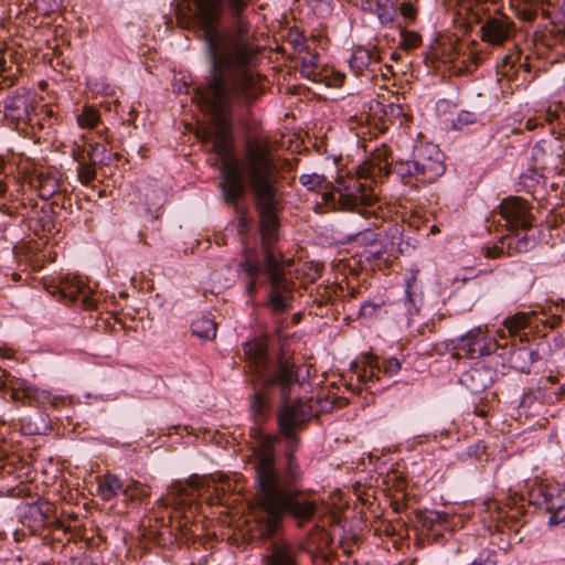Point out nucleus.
I'll use <instances>...</instances> for the list:
<instances>
[{"label":"nucleus","instance_id":"nucleus-19","mask_svg":"<svg viewBox=\"0 0 565 565\" xmlns=\"http://www.w3.org/2000/svg\"><path fill=\"white\" fill-rule=\"evenodd\" d=\"M356 7L363 11L375 13L382 23H387L393 20L391 9L388 8L390 0H353Z\"/></svg>","mask_w":565,"mask_h":565},{"label":"nucleus","instance_id":"nucleus-43","mask_svg":"<svg viewBox=\"0 0 565 565\" xmlns=\"http://www.w3.org/2000/svg\"><path fill=\"white\" fill-rule=\"evenodd\" d=\"M52 63L55 66L61 65L62 67H65L66 70L71 68V64H66L65 58L63 57V52L60 50H55L54 56L52 58Z\"/></svg>","mask_w":565,"mask_h":565},{"label":"nucleus","instance_id":"nucleus-41","mask_svg":"<svg viewBox=\"0 0 565 565\" xmlns=\"http://www.w3.org/2000/svg\"><path fill=\"white\" fill-rule=\"evenodd\" d=\"M521 61V53L518 51L516 53L508 54L502 58V67L510 66L511 68L515 65L516 62Z\"/></svg>","mask_w":565,"mask_h":565},{"label":"nucleus","instance_id":"nucleus-33","mask_svg":"<svg viewBox=\"0 0 565 565\" xmlns=\"http://www.w3.org/2000/svg\"><path fill=\"white\" fill-rule=\"evenodd\" d=\"M471 565H497V553L495 551L487 550L479 554L473 559Z\"/></svg>","mask_w":565,"mask_h":565},{"label":"nucleus","instance_id":"nucleus-56","mask_svg":"<svg viewBox=\"0 0 565 565\" xmlns=\"http://www.w3.org/2000/svg\"><path fill=\"white\" fill-rule=\"evenodd\" d=\"M430 232L431 233H437L438 232V228L436 225H433L431 228H430Z\"/></svg>","mask_w":565,"mask_h":565},{"label":"nucleus","instance_id":"nucleus-15","mask_svg":"<svg viewBox=\"0 0 565 565\" xmlns=\"http://www.w3.org/2000/svg\"><path fill=\"white\" fill-rule=\"evenodd\" d=\"M201 487L200 477L193 476L185 483L177 481L171 486V503L178 509L188 507L191 509V503L194 502L193 492L198 491Z\"/></svg>","mask_w":565,"mask_h":565},{"label":"nucleus","instance_id":"nucleus-59","mask_svg":"<svg viewBox=\"0 0 565 565\" xmlns=\"http://www.w3.org/2000/svg\"><path fill=\"white\" fill-rule=\"evenodd\" d=\"M547 381L551 382V383H554V377L553 376H548Z\"/></svg>","mask_w":565,"mask_h":565},{"label":"nucleus","instance_id":"nucleus-37","mask_svg":"<svg viewBox=\"0 0 565 565\" xmlns=\"http://www.w3.org/2000/svg\"><path fill=\"white\" fill-rule=\"evenodd\" d=\"M486 451V446L483 441H477L473 445H470L466 449V455L469 458H479Z\"/></svg>","mask_w":565,"mask_h":565},{"label":"nucleus","instance_id":"nucleus-48","mask_svg":"<svg viewBox=\"0 0 565 565\" xmlns=\"http://www.w3.org/2000/svg\"><path fill=\"white\" fill-rule=\"evenodd\" d=\"M333 75H334V82L331 83L330 85H334V86H340L342 85L344 78H345V75L340 73V72H333Z\"/></svg>","mask_w":565,"mask_h":565},{"label":"nucleus","instance_id":"nucleus-39","mask_svg":"<svg viewBox=\"0 0 565 565\" xmlns=\"http://www.w3.org/2000/svg\"><path fill=\"white\" fill-rule=\"evenodd\" d=\"M289 42L299 52H301L305 49V38L299 32H291V33H289Z\"/></svg>","mask_w":565,"mask_h":565},{"label":"nucleus","instance_id":"nucleus-50","mask_svg":"<svg viewBox=\"0 0 565 565\" xmlns=\"http://www.w3.org/2000/svg\"><path fill=\"white\" fill-rule=\"evenodd\" d=\"M57 531H62L64 535H67L68 525H65L62 521L57 522Z\"/></svg>","mask_w":565,"mask_h":565},{"label":"nucleus","instance_id":"nucleus-10","mask_svg":"<svg viewBox=\"0 0 565 565\" xmlns=\"http://www.w3.org/2000/svg\"><path fill=\"white\" fill-rule=\"evenodd\" d=\"M390 243H376L372 244L370 246V249L366 252L367 256L366 258L369 260L377 262L376 265H381L382 263L384 265H388L392 263L393 258L395 257V253L399 252L403 253L404 249L401 247V232L398 226H394L390 231Z\"/></svg>","mask_w":565,"mask_h":565},{"label":"nucleus","instance_id":"nucleus-24","mask_svg":"<svg viewBox=\"0 0 565 565\" xmlns=\"http://www.w3.org/2000/svg\"><path fill=\"white\" fill-rule=\"evenodd\" d=\"M191 331L193 335L200 339L213 340L216 337V322L206 316H202L192 322Z\"/></svg>","mask_w":565,"mask_h":565},{"label":"nucleus","instance_id":"nucleus-42","mask_svg":"<svg viewBox=\"0 0 565 565\" xmlns=\"http://www.w3.org/2000/svg\"><path fill=\"white\" fill-rule=\"evenodd\" d=\"M482 252L487 258H498L503 253L502 248L498 246H486L482 248Z\"/></svg>","mask_w":565,"mask_h":565},{"label":"nucleus","instance_id":"nucleus-21","mask_svg":"<svg viewBox=\"0 0 565 565\" xmlns=\"http://www.w3.org/2000/svg\"><path fill=\"white\" fill-rule=\"evenodd\" d=\"M30 184L39 191L40 196L43 199L52 196L58 188L56 178L44 172H39L32 177Z\"/></svg>","mask_w":565,"mask_h":565},{"label":"nucleus","instance_id":"nucleus-2","mask_svg":"<svg viewBox=\"0 0 565 565\" xmlns=\"http://www.w3.org/2000/svg\"><path fill=\"white\" fill-rule=\"evenodd\" d=\"M387 147L376 148L371 157L356 168L354 174L337 178L338 203L344 211H353L363 205L362 213H373L367 206L377 202L374 184L382 182L390 173L417 189L436 181L445 173L444 154L436 145L419 143L413 148L409 159H397L393 166L388 161Z\"/></svg>","mask_w":565,"mask_h":565},{"label":"nucleus","instance_id":"nucleus-20","mask_svg":"<svg viewBox=\"0 0 565 565\" xmlns=\"http://www.w3.org/2000/svg\"><path fill=\"white\" fill-rule=\"evenodd\" d=\"M266 561L267 565H297L290 547L284 543H273Z\"/></svg>","mask_w":565,"mask_h":565},{"label":"nucleus","instance_id":"nucleus-61","mask_svg":"<svg viewBox=\"0 0 565 565\" xmlns=\"http://www.w3.org/2000/svg\"><path fill=\"white\" fill-rule=\"evenodd\" d=\"M71 542V536H67L66 537V543H70Z\"/></svg>","mask_w":565,"mask_h":565},{"label":"nucleus","instance_id":"nucleus-6","mask_svg":"<svg viewBox=\"0 0 565 565\" xmlns=\"http://www.w3.org/2000/svg\"><path fill=\"white\" fill-rule=\"evenodd\" d=\"M540 324H547L550 329H554L559 324V318L554 316L551 318V320H548L544 318V315L536 311H520L505 318L503 322L508 333L511 337L519 335L521 342L527 341V333H521L522 330L527 328L531 331L534 329L537 330Z\"/></svg>","mask_w":565,"mask_h":565},{"label":"nucleus","instance_id":"nucleus-34","mask_svg":"<svg viewBox=\"0 0 565 565\" xmlns=\"http://www.w3.org/2000/svg\"><path fill=\"white\" fill-rule=\"evenodd\" d=\"M513 10L515 15L525 22H533L537 15V11L534 6L521 7Z\"/></svg>","mask_w":565,"mask_h":565},{"label":"nucleus","instance_id":"nucleus-30","mask_svg":"<svg viewBox=\"0 0 565 565\" xmlns=\"http://www.w3.org/2000/svg\"><path fill=\"white\" fill-rule=\"evenodd\" d=\"M47 291L60 301L65 300L67 303L71 300L70 284L67 281L50 285Z\"/></svg>","mask_w":565,"mask_h":565},{"label":"nucleus","instance_id":"nucleus-57","mask_svg":"<svg viewBox=\"0 0 565 565\" xmlns=\"http://www.w3.org/2000/svg\"><path fill=\"white\" fill-rule=\"evenodd\" d=\"M392 60H395V61L398 60V54L397 53H393L392 54Z\"/></svg>","mask_w":565,"mask_h":565},{"label":"nucleus","instance_id":"nucleus-32","mask_svg":"<svg viewBox=\"0 0 565 565\" xmlns=\"http://www.w3.org/2000/svg\"><path fill=\"white\" fill-rule=\"evenodd\" d=\"M477 119V116L475 113L462 110L458 114L457 119L454 120L452 127L455 129H461L465 126L475 122Z\"/></svg>","mask_w":565,"mask_h":565},{"label":"nucleus","instance_id":"nucleus-40","mask_svg":"<svg viewBox=\"0 0 565 565\" xmlns=\"http://www.w3.org/2000/svg\"><path fill=\"white\" fill-rule=\"evenodd\" d=\"M32 394L31 387H24L22 390L11 387V398L14 401L23 399V398H30Z\"/></svg>","mask_w":565,"mask_h":565},{"label":"nucleus","instance_id":"nucleus-31","mask_svg":"<svg viewBox=\"0 0 565 565\" xmlns=\"http://www.w3.org/2000/svg\"><path fill=\"white\" fill-rule=\"evenodd\" d=\"M124 494L131 501L134 500H141L145 497H148L149 493L147 490L137 483H134L132 486H127V488L124 490Z\"/></svg>","mask_w":565,"mask_h":565},{"label":"nucleus","instance_id":"nucleus-44","mask_svg":"<svg viewBox=\"0 0 565 565\" xmlns=\"http://www.w3.org/2000/svg\"><path fill=\"white\" fill-rule=\"evenodd\" d=\"M406 308H407V312L409 315H414V313H417L418 312V308L416 307L415 302H414V299L411 295V291L409 289H406Z\"/></svg>","mask_w":565,"mask_h":565},{"label":"nucleus","instance_id":"nucleus-7","mask_svg":"<svg viewBox=\"0 0 565 565\" xmlns=\"http://www.w3.org/2000/svg\"><path fill=\"white\" fill-rule=\"evenodd\" d=\"M564 154L565 149L558 138L551 142L540 141L532 148V159L536 168L543 172H561Z\"/></svg>","mask_w":565,"mask_h":565},{"label":"nucleus","instance_id":"nucleus-25","mask_svg":"<svg viewBox=\"0 0 565 565\" xmlns=\"http://www.w3.org/2000/svg\"><path fill=\"white\" fill-rule=\"evenodd\" d=\"M250 408L254 416L255 424L260 425L269 408V398L264 391L255 392L250 399Z\"/></svg>","mask_w":565,"mask_h":565},{"label":"nucleus","instance_id":"nucleus-16","mask_svg":"<svg viewBox=\"0 0 565 565\" xmlns=\"http://www.w3.org/2000/svg\"><path fill=\"white\" fill-rule=\"evenodd\" d=\"M493 370L487 366H476L465 372L460 382L472 393H479L492 384Z\"/></svg>","mask_w":565,"mask_h":565},{"label":"nucleus","instance_id":"nucleus-36","mask_svg":"<svg viewBox=\"0 0 565 565\" xmlns=\"http://www.w3.org/2000/svg\"><path fill=\"white\" fill-rule=\"evenodd\" d=\"M535 399L536 397L533 394H525L519 405L520 415L524 414L525 416H529V409L533 404H535Z\"/></svg>","mask_w":565,"mask_h":565},{"label":"nucleus","instance_id":"nucleus-26","mask_svg":"<svg viewBox=\"0 0 565 565\" xmlns=\"http://www.w3.org/2000/svg\"><path fill=\"white\" fill-rule=\"evenodd\" d=\"M301 62L300 73L302 76L312 79L313 82L320 81L318 77L320 76L319 64H318V54L306 52L302 56L299 57Z\"/></svg>","mask_w":565,"mask_h":565},{"label":"nucleus","instance_id":"nucleus-35","mask_svg":"<svg viewBox=\"0 0 565 565\" xmlns=\"http://www.w3.org/2000/svg\"><path fill=\"white\" fill-rule=\"evenodd\" d=\"M95 177V169L92 166L79 163V168L77 170L78 180L86 184Z\"/></svg>","mask_w":565,"mask_h":565},{"label":"nucleus","instance_id":"nucleus-58","mask_svg":"<svg viewBox=\"0 0 565 565\" xmlns=\"http://www.w3.org/2000/svg\"><path fill=\"white\" fill-rule=\"evenodd\" d=\"M244 225H245V221H244V218H241L239 220V226L243 227Z\"/></svg>","mask_w":565,"mask_h":565},{"label":"nucleus","instance_id":"nucleus-9","mask_svg":"<svg viewBox=\"0 0 565 565\" xmlns=\"http://www.w3.org/2000/svg\"><path fill=\"white\" fill-rule=\"evenodd\" d=\"M363 367L358 374L361 382H373L379 380V374L395 375L402 367V362L396 358H390L380 362L375 354L366 353L362 356Z\"/></svg>","mask_w":565,"mask_h":565},{"label":"nucleus","instance_id":"nucleus-55","mask_svg":"<svg viewBox=\"0 0 565 565\" xmlns=\"http://www.w3.org/2000/svg\"><path fill=\"white\" fill-rule=\"evenodd\" d=\"M90 149H93L92 145H89V149H86V147L83 146V152H86V153L90 154Z\"/></svg>","mask_w":565,"mask_h":565},{"label":"nucleus","instance_id":"nucleus-52","mask_svg":"<svg viewBox=\"0 0 565 565\" xmlns=\"http://www.w3.org/2000/svg\"><path fill=\"white\" fill-rule=\"evenodd\" d=\"M333 565H356V561H350V559L339 561L338 563H335Z\"/></svg>","mask_w":565,"mask_h":565},{"label":"nucleus","instance_id":"nucleus-54","mask_svg":"<svg viewBox=\"0 0 565 565\" xmlns=\"http://www.w3.org/2000/svg\"><path fill=\"white\" fill-rule=\"evenodd\" d=\"M72 153H73V160H79V158L76 154V149L74 147H73Z\"/></svg>","mask_w":565,"mask_h":565},{"label":"nucleus","instance_id":"nucleus-47","mask_svg":"<svg viewBox=\"0 0 565 565\" xmlns=\"http://www.w3.org/2000/svg\"><path fill=\"white\" fill-rule=\"evenodd\" d=\"M9 373L4 370L0 372V391L7 388Z\"/></svg>","mask_w":565,"mask_h":565},{"label":"nucleus","instance_id":"nucleus-23","mask_svg":"<svg viewBox=\"0 0 565 565\" xmlns=\"http://www.w3.org/2000/svg\"><path fill=\"white\" fill-rule=\"evenodd\" d=\"M562 109L561 104H556L554 107L548 106L545 110L537 111L535 116L530 117L525 122L526 130H534L537 127H542L545 122H553V120L559 117V110Z\"/></svg>","mask_w":565,"mask_h":565},{"label":"nucleus","instance_id":"nucleus-27","mask_svg":"<svg viewBox=\"0 0 565 565\" xmlns=\"http://www.w3.org/2000/svg\"><path fill=\"white\" fill-rule=\"evenodd\" d=\"M533 355L534 352L526 351V350H514L511 354V363L513 364V367L522 371V372H529L530 365L533 363Z\"/></svg>","mask_w":565,"mask_h":565},{"label":"nucleus","instance_id":"nucleus-38","mask_svg":"<svg viewBox=\"0 0 565 565\" xmlns=\"http://www.w3.org/2000/svg\"><path fill=\"white\" fill-rule=\"evenodd\" d=\"M401 14L407 19V20H411L413 21L415 18H416V14H417V10L415 9V7L409 3V2H403L401 4Z\"/></svg>","mask_w":565,"mask_h":565},{"label":"nucleus","instance_id":"nucleus-11","mask_svg":"<svg viewBox=\"0 0 565 565\" xmlns=\"http://www.w3.org/2000/svg\"><path fill=\"white\" fill-rule=\"evenodd\" d=\"M33 113V99L29 93L12 96L4 106V117L15 122H31Z\"/></svg>","mask_w":565,"mask_h":565},{"label":"nucleus","instance_id":"nucleus-22","mask_svg":"<svg viewBox=\"0 0 565 565\" xmlns=\"http://www.w3.org/2000/svg\"><path fill=\"white\" fill-rule=\"evenodd\" d=\"M122 489V483L115 475H105L98 479L96 492L105 501H109Z\"/></svg>","mask_w":565,"mask_h":565},{"label":"nucleus","instance_id":"nucleus-49","mask_svg":"<svg viewBox=\"0 0 565 565\" xmlns=\"http://www.w3.org/2000/svg\"><path fill=\"white\" fill-rule=\"evenodd\" d=\"M183 518H184V520H188L186 515H184ZM181 526H182V534L183 535H188L189 533L192 532V530L190 527H188V521H184V523Z\"/></svg>","mask_w":565,"mask_h":565},{"label":"nucleus","instance_id":"nucleus-12","mask_svg":"<svg viewBox=\"0 0 565 565\" xmlns=\"http://www.w3.org/2000/svg\"><path fill=\"white\" fill-rule=\"evenodd\" d=\"M300 183L306 186L310 191L324 190L322 193L323 203L332 209L343 211L338 203V193H337V184L332 190H328V181L327 179L318 173H306L299 177Z\"/></svg>","mask_w":565,"mask_h":565},{"label":"nucleus","instance_id":"nucleus-62","mask_svg":"<svg viewBox=\"0 0 565 565\" xmlns=\"http://www.w3.org/2000/svg\"><path fill=\"white\" fill-rule=\"evenodd\" d=\"M331 299V296L328 295V297L326 298V302L329 301Z\"/></svg>","mask_w":565,"mask_h":565},{"label":"nucleus","instance_id":"nucleus-18","mask_svg":"<svg viewBox=\"0 0 565 565\" xmlns=\"http://www.w3.org/2000/svg\"><path fill=\"white\" fill-rule=\"evenodd\" d=\"M374 205H375V203L367 206V209L370 211H374L373 213H362L363 211H359V210L364 209L363 205H360L359 209L352 211V212H356V213L361 214L365 218H370V217L374 218L373 222L369 223L367 226L362 227V231L356 234L358 239H360L363 243L370 244L371 246H372V244L377 243L376 241H377V236H379V234L374 233V231L371 228V226L379 227L380 222H381L380 216L377 215L379 206L374 207Z\"/></svg>","mask_w":565,"mask_h":565},{"label":"nucleus","instance_id":"nucleus-53","mask_svg":"<svg viewBox=\"0 0 565 565\" xmlns=\"http://www.w3.org/2000/svg\"><path fill=\"white\" fill-rule=\"evenodd\" d=\"M75 525H73V534H72V537H73V542H76L77 539H83V536L75 530Z\"/></svg>","mask_w":565,"mask_h":565},{"label":"nucleus","instance_id":"nucleus-17","mask_svg":"<svg viewBox=\"0 0 565 565\" xmlns=\"http://www.w3.org/2000/svg\"><path fill=\"white\" fill-rule=\"evenodd\" d=\"M73 305H78L84 309H93L97 306L94 287L89 286L86 277L73 274Z\"/></svg>","mask_w":565,"mask_h":565},{"label":"nucleus","instance_id":"nucleus-5","mask_svg":"<svg viewBox=\"0 0 565 565\" xmlns=\"http://www.w3.org/2000/svg\"><path fill=\"white\" fill-rule=\"evenodd\" d=\"M516 25L512 19L505 14L488 17L479 29L482 42L491 46H502L514 38Z\"/></svg>","mask_w":565,"mask_h":565},{"label":"nucleus","instance_id":"nucleus-28","mask_svg":"<svg viewBox=\"0 0 565 565\" xmlns=\"http://www.w3.org/2000/svg\"><path fill=\"white\" fill-rule=\"evenodd\" d=\"M99 121V113L92 106H85L77 115V124L81 128L93 129Z\"/></svg>","mask_w":565,"mask_h":565},{"label":"nucleus","instance_id":"nucleus-29","mask_svg":"<svg viewBox=\"0 0 565 565\" xmlns=\"http://www.w3.org/2000/svg\"><path fill=\"white\" fill-rule=\"evenodd\" d=\"M422 36L415 31H401L399 47L403 50H413L419 46Z\"/></svg>","mask_w":565,"mask_h":565},{"label":"nucleus","instance_id":"nucleus-60","mask_svg":"<svg viewBox=\"0 0 565 565\" xmlns=\"http://www.w3.org/2000/svg\"><path fill=\"white\" fill-rule=\"evenodd\" d=\"M369 307H371V306L370 305H364V306H362V310L365 311Z\"/></svg>","mask_w":565,"mask_h":565},{"label":"nucleus","instance_id":"nucleus-45","mask_svg":"<svg viewBox=\"0 0 565 565\" xmlns=\"http://www.w3.org/2000/svg\"><path fill=\"white\" fill-rule=\"evenodd\" d=\"M564 396H565V386H562L556 392H553L552 394L548 395L547 402L554 403L556 401L563 399Z\"/></svg>","mask_w":565,"mask_h":565},{"label":"nucleus","instance_id":"nucleus-51","mask_svg":"<svg viewBox=\"0 0 565 565\" xmlns=\"http://www.w3.org/2000/svg\"><path fill=\"white\" fill-rule=\"evenodd\" d=\"M8 190V186L3 180L0 179V196H2Z\"/></svg>","mask_w":565,"mask_h":565},{"label":"nucleus","instance_id":"nucleus-14","mask_svg":"<svg viewBox=\"0 0 565 565\" xmlns=\"http://www.w3.org/2000/svg\"><path fill=\"white\" fill-rule=\"evenodd\" d=\"M380 61L381 55L377 50L360 46L353 51L349 65L356 76H362L367 72L374 73L375 66Z\"/></svg>","mask_w":565,"mask_h":565},{"label":"nucleus","instance_id":"nucleus-4","mask_svg":"<svg viewBox=\"0 0 565 565\" xmlns=\"http://www.w3.org/2000/svg\"><path fill=\"white\" fill-rule=\"evenodd\" d=\"M501 347L494 338L486 335L483 330L478 327L455 341L451 356L455 359H477L495 353Z\"/></svg>","mask_w":565,"mask_h":565},{"label":"nucleus","instance_id":"nucleus-46","mask_svg":"<svg viewBox=\"0 0 565 565\" xmlns=\"http://www.w3.org/2000/svg\"><path fill=\"white\" fill-rule=\"evenodd\" d=\"M511 8L516 9L521 7L535 6V0H509Z\"/></svg>","mask_w":565,"mask_h":565},{"label":"nucleus","instance_id":"nucleus-1","mask_svg":"<svg viewBox=\"0 0 565 565\" xmlns=\"http://www.w3.org/2000/svg\"><path fill=\"white\" fill-rule=\"evenodd\" d=\"M243 351L264 390L274 385L280 387L282 404L278 412V426L288 441L284 462L279 466L274 450L277 436L262 435L253 449L258 492L250 532L253 539L265 540L278 532L286 516L303 525L317 514L316 500L300 484L301 470L296 457L299 443L296 431L312 417V406L301 401L289 402L290 388L299 382V370L295 372L294 364L286 359H279L271 365L265 340L247 341Z\"/></svg>","mask_w":565,"mask_h":565},{"label":"nucleus","instance_id":"nucleus-8","mask_svg":"<svg viewBox=\"0 0 565 565\" xmlns=\"http://www.w3.org/2000/svg\"><path fill=\"white\" fill-rule=\"evenodd\" d=\"M500 215L512 230H527L532 226V216L527 202L520 196L504 199L500 205Z\"/></svg>","mask_w":565,"mask_h":565},{"label":"nucleus","instance_id":"nucleus-3","mask_svg":"<svg viewBox=\"0 0 565 565\" xmlns=\"http://www.w3.org/2000/svg\"><path fill=\"white\" fill-rule=\"evenodd\" d=\"M531 504L545 509L550 513L548 525L565 521V489L558 484L533 482L527 490Z\"/></svg>","mask_w":565,"mask_h":565},{"label":"nucleus","instance_id":"nucleus-13","mask_svg":"<svg viewBox=\"0 0 565 565\" xmlns=\"http://www.w3.org/2000/svg\"><path fill=\"white\" fill-rule=\"evenodd\" d=\"M417 521L420 534L431 541H438L447 529L446 515L437 511L422 512Z\"/></svg>","mask_w":565,"mask_h":565}]
</instances>
